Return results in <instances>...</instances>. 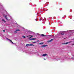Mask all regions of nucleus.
Segmentation results:
<instances>
[{
    "label": "nucleus",
    "instance_id": "obj_1",
    "mask_svg": "<svg viewBox=\"0 0 74 74\" xmlns=\"http://www.w3.org/2000/svg\"><path fill=\"white\" fill-rule=\"evenodd\" d=\"M60 34H61V35H64V32H61L60 33Z\"/></svg>",
    "mask_w": 74,
    "mask_h": 74
},
{
    "label": "nucleus",
    "instance_id": "obj_2",
    "mask_svg": "<svg viewBox=\"0 0 74 74\" xmlns=\"http://www.w3.org/2000/svg\"><path fill=\"white\" fill-rule=\"evenodd\" d=\"M72 42V41L66 42V43H63V44L66 45V44H69V43H70L71 42Z\"/></svg>",
    "mask_w": 74,
    "mask_h": 74
},
{
    "label": "nucleus",
    "instance_id": "obj_3",
    "mask_svg": "<svg viewBox=\"0 0 74 74\" xmlns=\"http://www.w3.org/2000/svg\"><path fill=\"white\" fill-rule=\"evenodd\" d=\"M5 18L8 21H10V19H9L7 18V15H5Z\"/></svg>",
    "mask_w": 74,
    "mask_h": 74
},
{
    "label": "nucleus",
    "instance_id": "obj_4",
    "mask_svg": "<svg viewBox=\"0 0 74 74\" xmlns=\"http://www.w3.org/2000/svg\"><path fill=\"white\" fill-rule=\"evenodd\" d=\"M47 46H48V45H43L42 46H41V47L43 48V47H47Z\"/></svg>",
    "mask_w": 74,
    "mask_h": 74
},
{
    "label": "nucleus",
    "instance_id": "obj_5",
    "mask_svg": "<svg viewBox=\"0 0 74 74\" xmlns=\"http://www.w3.org/2000/svg\"><path fill=\"white\" fill-rule=\"evenodd\" d=\"M53 40V39H51V40H49L47 41V42H52V41Z\"/></svg>",
    "mask_w": 74,
    "mask_h": 74
},
{
    "label": "nucleus",
    "instance_id": "obj_6",
    "mask_svg": "<svg viewBox=\"0 0 74 74\" xmlns=\"http://www.w3.org/2000/svg\"><path fill=\"white\" fill-rule=\"evenodd\" d=\"M47 54H46V53H45V54H43L42 55V56H47Z\"/></svg>",
    "mask_w": 74,
    "mask_h": 74
},
{
    "label": "nucleus",
    "instance_id": "obj_7",
    "mask_svg": "<svg viewBox=\"0 0 74 74\" xmlns=\"http://www.w3.org/2000/svg\"><path fill=\"white\" fill-rule=\"evenodd\" d=\"M40 36H42L43 37H45V36H46L44 34H41Z\"/></svg>",
    "mask_w": 74,
    "mask_h": 74
},
{
    "label": "nucleus",
    "instance_id": "obj_8",
    "mask_svg": "<svg viewBox=\"0 0 74 74\" xmlns=\"http://www.w3.org/2000/svg\"><path fill=\"white\" fill-rule=\"evenodd\" d=\"M36 38H32V39H30V40H36Z\"/></svg>",
    "mask_w": 74,
    "mask_h": 74
},
{
    "label": "nucleus",
    "instance_id": "obj_9",
    "mask_svg": "<svg viewBox=\"0 0 74 74\" xmlns=\"http://www.w3.org/2000/svg\"><path fill=\"white\" fill-rule=\"evenodd\" d=\"M30 46H32V47H34V45H33L32 44H30Z\"/></svg>",
    "mask_w": 74,
    "mask_h": 74
},
{
    "label": "nucleus",
    "instance_id": "obj_10",
    "mask_svg": "<svg viewBox=\"0 0 74 74\" xmlns=\"http://www.w3.org/2000/svg\"><path fill=\"white\" fill-rule=\"evenodd\" d=\"M26 46H27V47H29V46H30V44H26Z\"/></svg>",
    "mask_w": 74,
    "mask_h": 74
},
{
    "label": "nucleus",
    "instance_id": "obj_11",
    "mask_svg": "<svg viewBox=\"0 0 74 74\" xmlns=\"http://www.w3.org/2000/svg\"><path fill=\"white\" fill-rule=\"evenodd\" d=\"M7 39L8 40H9V41H10V42H11V41H12L10 39H8V38H7Z\"/></svg>",
    "mask_w": 74,
    "mask_h": 74
},
{
    "label": "nucleus",
    "instance_id": "obj_12",
    "mask_svg": "<svg viewBox=\"0 0 74 74\" xmlns=\"http://www.w3.org/2000/svg\"><path fill=\"white\" fill-rule=\"evenodd\" d=\"M44 42H41L39 43V44L42 45V44H44Z\"/></svg>",
    "mask_w": 74,
    "mask_h": 74
},
{
    "label": "nucleus",
    "instance_id": "obj_13",
    "mask_svg": "<svg viewBox=\"0 0 74 74\" xmlns=\"http://www.w3.org/2000/svg\"><path fill=\"white\" fill-rule=\"evenodd\" d=\"M2 21H3L5 23L6 22L3 19H2Z\"/></svg>",
    "mask_w": 74,
    "mask_h": 74
},
{
    "label": "nucleus",
    "instance_id": "obj_14",
    "mask_svg": "<svg viewBox=\"0 0 74 74\" xmlns=\"http://www.w3.org/2000/svg\"><path fill=\"white\" fill-rule=\"evenodd\" d=\"M16 31H20V30H19V29H16Z\"/></svg>",
    "mask_w": 74,
    "mask_h": 74
},
{
    "label": "nucleus",
    "instance_id": "obj_15",
    "mask_svg": "<svg viewBox=\"0 0 74 74\" xmlns=\"http://www.w3.org/2000/svg\"><path fill=\"white\" fill-rule=\"evenodd\" d=\"M22 37H23V38H26V37L24 36H23Z\"/></svg>",
    "mask_w": 74,
    "mask_h": 74
},
{
    "label": "nucleus",
    "instance_id": "obj_16",
    "mask_svg": "<svg viewBox=\"0 0 74 74\" xmlns=\"http://www.w3.org/2000/svg\"><path fill=\"white\" fill-rule=\"evenodd\" d=\"M36 42H33V43H36Z\"/></svg>",
    "mask_w": 74,
    "mask_h": 74
},
{
    "label": "nucleus",
    "instance_id": "obj_17",
    "mask_svg": "<svg viewBox=\"0 0 74 74\" xmlns=\"http://www.w3.org/2000/svg\"><path fill=\"white\" fill-rule=\"evenodd\" d=\"M11 42L12 43V44H14V42H13L12 41Z\"/></svg>",
    "mask_w": 74,
    "mask_h": 74
},
{
    "label": "nucleus",
    "instance_id": "obj_18",
    "mask_svg": "<svg viewBox=\"0 0 74 74\" xmlns=\"http://www.w3.org/2000/svg\"><path fill=\"white\" fill-rule=\"evenodd\" d=\"M71 59H74V58L73 57H72L71 58Z\"/></svg>",
    "mask_w": 74,
    "mask_h": 74
},
{
    "label": "nucleus",
    "instance_id": "obj_19",
    "mask_svg": "<svg viewBox=\"0 0 74 74\" xmlns=\"http://www.w3.org/2000/svg\"><path fill=\"white\" fill-rule=\"evenodd\" d=\"M3 32H5V30H4L3 31Z\"/></svg>",
    "mask_w": 74,
    "mask_h": 74
},
{
    "label": "nucleus",
    "instance_id": "obj_20",
    "mask_svg": "<svg viewBox=\"0 0 74 74\" xmlns=\"http://www.w3.org/2000/svg\"><path fill=\"white\" fill-rule=\"evenodd\" d=\"M14 33H17V32L15 31V32H14Z\"/></svg>",
    "mask_w": 74,
    "mask_h": 74
},
{
    "label": "nucleus",
    "instance_id": "obj_21",
    "mask_svg": "<svg viewBox=\"0 0 74 74\" xmlns=\"http://www.w3.org/2000/svg\"><path fill=\"white\" fill-rule=\"evenodd\" d=\"M16 25H18V24H17V23H16Z\"/></svg>",
    "mask_w": 74,
    "mask_h": 74
},
{
    "label": "nucleus",
    "instance_id": "obj_22",
    "mask_svg": "<svg viewBox=\"0 0 74 74\" xmlns=\"http://www.w3.org/2000/svg\"><path fill=\"white\" fill-rule=\"evenodd\" d=\"M36 21H37V19H36Z\"/></svg>",
    "mask_w": 74,
    "mask_h": 74
},
{
    "label": "nucleus",
    "instance_id": "obj_23",
    "mask_svg": "<svg viewBox=\"0 0 74 74\" xmlns=\"http://www.w3.org/2000/svg\"><path fill=\"white\" fill-rule=\"evenodd\" d=\"M31 38H31V37H30L29 38V39Z\"/></svg>",
    "mask_w": 74,
    "mask_h": 74
},
{
    "label": "nucleus",
    "instance_id": "obj_24",
    "mask_svg": "<svg viewBox=\"0 0 74 74\" xmlns=\"http://www.w3.org/2000/svg\"><path fill=\"white\" fill-rule=\"evenodd\" d=\"M39 40H37V42H39Z\"/></svg>",
    "mask_w": 74,
    "mask_h": 74
},
{
    "label": "nucleus",
    "instance_id": "obj_25",
    "mask_svg": "<svg viewBox=\"0 0 74 74\" xmlns=\"http://www.w3.org/2000/svg\"><path fill=\"white\" fill-rule=\"evenodd\" d=\"M31 37V38H32L33 37V36H32Z\"/></svg>",
    "mask_w": 74,
    "mask_h": 74
},
{
    "label": "nucleus",
    "instance_id": "obj_26",
    "mask_svg": "<svg viewBox=\"0 0 74 74\" xmlns=\"http://www.w3.org/2000/svg\"><path fill=\"white\" fill-rule=\"evenodd\" d=\"M40 21H41V19H40Z\"/></svg>",
    "mask_w": 74,
    "mask_h": 74
},
{
    "label": "nucleus",
    "instance_id": "obj_27",
    "mask_svg": "<svg viewBox=\"0 0 74 74\" xmlns=\"http://www.w3.org/2000/svg\"><path fill=\"white\" fill-rule=\"evenodd\" d=\"M29 36H31V35H29Z\"/></svg>",
    "mask_w": 74,
    "mask_h": 74
},
{
    "label": "nucleus",
    "instance_id": "obj_28",
    "mask_svg": "<svg viewBox=\"0 0 74 74\" xmlns=\"http://www.w3.org/2000/svg\"><path fill=\"white\" fill-rule=\"evenodd\" d=\"M44 60H45V59L44 58Z\"/></svg>",
    "mask_w": 74,
    "mask_h": 74
},
{
    "label": "nucleus",
    "instance_id": "obj_29",
    "mask_svg": "<svg viewBox=\"0 0 74 74\" xmlns=\"http://www.w3.org/2000/svg\"><path fill=\"white\" fill-rule=\"evenodd\" d=\"M50 36L51 37V36Z\"/></svg>",
    "mask_w": 74,
    "mask_h": 74
},
{
    "label": "nucleus",
    "instance_id": "obj_30",
    "mask_svg": "<svg viewBox=\"0 0 74 74\" xmlns=\"http://www.w3.org/2000/svg\"><path fill=\"white\" fill-rule=\"evenodd\" d=\"M73 45H74V44H73Z\"/></svg>",
    "mask_w": 74,
    "mask_h": 74
}]
</instances>
